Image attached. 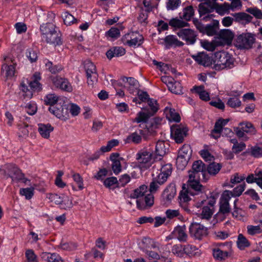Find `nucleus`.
Masks as SVG:
<instances>
[{"mask_svg": "<svg viewBox=\"0 0 262 262\" xmlns=\"http://www.w3.org/2000/svg\"><path fill=\"white\" fill-rule=\"evenodd\" d=\"M213 209L208 206H204L202 211L199 216L202 219L209 220L213 214Z\"/></svg>", "mask_w": 262, "mask_h": 262, "instance_id": "nucleus-44", "label": "nucleus"}, {"mask_svg": "<svg viewBox=\"0 0 262 262\" xmlns=\"http://www.w3.org/2000/svg\"><path fill=\"white\" fill-rule=\"evenodd\" d=\"M247 229V233L251 235H254L262 232V230L259 226L248 225Z\"/></svg>", "mask_w": 262, "mask_h": 262, "instance_id": "nucleus-60", "label": "nucleus"}, {"mask_svg": "<svg viewBox=\"0 0 262 262\" xmlns=\"http://www.w3.org/2000/svg\"><path fill=\"white\" fill-rule=\"evenodd\" d=\"M161 172L157 177L156 180L159 185H162L167 180L168 177L171 174L172 172L171 165L166 164L163 165L160 170Z\"/></svg>", "mask_w": 262, "mask_h": 262, "instance_id": "nucleus-15", "label": "nucleus"}, {"mask_svg": "<svg viewBox=\"0 0 262 262\" xmlns=\"http://www.w3.org/2000/svg\"><path fill=\"white\" fill-rule=\"evenodd\" d=\"M106 34L110 37L118 38L120 35V30L117 28H111Z\"/></svg>", "mask_w": 262, "mask_h": 262, "instance_id": "nucleus-64", "label": "nucleus"}, {"mask_svg": "<svg viewBox=\"0 0 262 262\" xmlns=\"http://www.w3.org/2000/svg\"><path fill=\"white\" fill-rule=\"evenodd\" d=\"M118 182L117 178L115 177H112L106 178L103 181L104 185L107 188H111L112 186L117 184Z\"/></svg>", "mask_w": 262, "mask_h": 262, "instance_id": "nucleus-63", "label": "nucleus"}, {"mask_svg": "<svg viewBox=\"0 0 262 262\" xmlns=\"http://www.w3.org/2000/svg\"><path fill=\"white\" fill-rule=\"evenodd\" d=\"M52 81L56 88L62 91L71 92L73 90L71 83L67 78L55 76L52 78Z\"/></svg>", "mask_w": 262, "mask_h": 262, "instance_id": "nucleus-12", "label": "nucleus"}, {"mask_svg": "<svg viewBox=\"0 0 262 262\" xmlns=\"http://www.w3.org/2000/svg\"><path fill=\"white\" fill-rule=\"evenodd\" d=\"M132 36L129 40L128 46L135 47L140 46L142 43L143 37L137 32H132Z\"/></svg>", "mask_w": 262, "mask_h": 262, "instance_id": "nucleus-30", "label": "nucleus"}, {"mask_svg": "<svg viewBox=\"0 0 262 262\" xmlns=\"http://www.w3.org/2000/svg\"><path fill=\"white\" fill-rule=\"evenodd\" d=\"M164 41L166 49H169L172 47H182L184 45L183 42L179 40L176 36L172 35L166 36Z\"/></svg>", "mask_w": 262, "mask_h": 262, "instance_id": "nucleus-20", "label": "nucleus"}, {"mask_svg": "<svg viewBox=\"0 0 262 262\" xmlns=\"http://www.w3.org/2000/svg\"><path fill=\"white\" fill-rule=\"evenodd\" d=\"M245 153H249L251 156L256 158L262 157V147L256 145L252 146Z\"/></svg>", "mask_w": 262, "mask_h": 262, "instance_id": "nucleus-40", "label": "nucleus"}, {"mask_svg": "<svg viewBox=\"0 0 262 262\" xmlns=\"http://www.w3.org/2000/svg\"><path fill=\"white\" fill-rule=\"evenodd\" d=\"M181 0H168L166 4L168 10H173L178 8L181 4Z\"/></svg>", "mask_w": 262, "mask_h": 262, "instance_id": "nucleus-61", "label": "nucleus"}, {"mask_svg": "<svg viewBox=\"0 0 262 262\" xmlns=\"http://www.w3.org/2000/svg\"><path fill=\"white\" fill-rule=\"evenodd\" d=\"M202 180L200 178H192L189 180L188 183L187 193H189L192 195H197L205 192V187L201 185L199 180Z\"/></svg>", "mask_w": 262, "mask_h": 262, "instance_id": "nucleus-10", "label": "nucleus"}, {"mask_svg": "<svg viewBox=\"0 0 262 262\" xmlns=\"http://www.w3.org/2000/svg\"><path fill=\"white\" fill-rule=\"evenodd\" d=\"M19 192L21 195L25 196L26 199L29 200L34 194V188L32 187L21 188Z\"/></svg>", "mask_w": 262, "mask_h": 262, "instance_id": "nucleus-56", "label": "nucleus"}, {"mask_svg": "<svg viewBox=\"0 0 262 262\" xmlns=\"http://www.w3.org/2000/svg\"><path fill=\"white\" fill-rule=\"evenodd\" d=\"M64 24L67 26H70L73 24L77 19L71 14L68 12H64L62 15Z\"/></svg>", "mask_w": 262, "mask_h": 262, "instance_id": "nucleus-48", "label": "nucleus"}, {"mask_svg": "<svg viewBox=\"0 0 262 262\" xmlns=\"http://www.w3.org/2000/svg\"><path fill=\"white\" fill-rule=\"evenodd\" d=\"M168 89L171 92L175 94H182V86L180 82L178 81H172V83L168 85Z\"/></svg>", "mask_w": 262, "mask_h": 262, "instance_id": "nucleus-38", "label": "nucleus"}, {"mask_svg": "<svg viewBox=\"0 0 262 262\" xmlns=\"http://www.w3.org/2000/svg\"><path fill=\"white\" fill-rule=\"evenodd\" d=\"M58 98L55 94H49L44 98V103L50 106H54L57 103Z\"/></svg>", "mask_w": 262, "mask_h": 262, "instance_id": "nucleus-34", "label": "nucleus"}, {"mask_svg": "<svg viewBox=\"0 0 262 262\" xmlns=\"http://www.w3.org/2000/svg\"><path fill=\"white\" fill-rule=\"evenodd\" d=\"M40 30L42 39H45L47 43L55 46L62 44L60 32L54 24L52 23L42 24L40 27Z\"/></svg>", "mask_w": 262, "mask_h": 262, "instance_id": "nucleus-2", "label": "nucleus"}, {"mask_svg": "<svg viewBox=\"0 0 262 262\" xmlns=\"http://www.w3.org/2000/svg\"><path fill=\"white\" fill-rule=\"evenodd\" d=\"M246 11L253 15L256 18L262 19V12L256 7L248 8Z\"/></svg>", "mask_w": 262, "mask_h": 262, "instance_id": "nucleus-57", "label": "nucleus"}, {"mask_svg": "<svg viewBox=\"0 0 262 262\" xmlns=\"http://www.w3.org/2000/svg\"><path fill=\"white\" fill-rule=\"evenodd\" d=\"M0 172L6 178H11L12 181L24 180L23 182L25 183L27 180L24 178V174L21 170L13 164H6L4 168L1 169Z\"/></svg>", "mask_w": 262, "mask_h": 262, "instance_id": "nucleus-5", "label": "nucleus"}, {"mask_svg": "<svg viewBox=\"0 0 262 262\" xmlns=\"http://www.w3.org/2000/svg\"><path fill=\"white\" fill-rule=\"evenodd\" d=\"M41 77L39 73H35L33 76V80L29 83V86L32 92H39L42 89L41 84L39 81Z\"/></svg>", "mask_w": 262, "mask_h": 262, "instance_id": "nucleus-25", "label": "nucleus"}, {"mask_svg": "<svg viewBox=\"0 0 262 262\" xmlns=\"http://www.w3.org/2000/svg\"><path fill=\"white\" fill-rule=\"evenodd\" d=\"M169 25L172 27L181 28L187 26L188 24L177 18H173L169 20Z\"/></svg>", "mask_w": 262, "mask_h": 262, "instance_id": "nucleus-46", "label": "nucleus"}, {"mask_svg": "<svg viewBox=\"0 0 262 262\" xmlns=\"http://www.w3.org/2000/svg\"><path fill=\"white\" fill-rule=\"evenodd\" d=\"M176 194V188L174 184H169L164 190L162 196L166 201H170Z\"/></svg>", "mask_w": 262, "mask_h": 262, "instance_id": "nucleus-22", "label": "nucleus"}, {"mask_svg": "<svg viewBox=\"0 0 262 262\" xmlns=\"http://www.w3.org/2000/svg\"><path fill=\"white\" fill-rule=\"evenodd\" d=\"M136 159L140 164H149L151 163V160H157V157H155L154 153L148 151L147 149L144 148L138 151L136 155Z\"/></svg>", "mask_w": 262, "mask_h": 262, "instance_id": "nucleus-13", "label": "nucleus"}, {"mask_svg": "<svg viewBox=\"0 0 262 262\" xmlns=\"http://www.w3.org/2000/svg\"><path fill=\"white\" fill-rule=\"evenodd\" d=\"M219 37L220 38L226 40L228 42H230L233 39L234 35L230 30L224 29L220 32Z\"/></svg>", "mask_w": 262, "mask_h": 262, "instance_id": "nucleus-43", "label": "nucleus"}, {"mask_svg": "<svg viewBox=\"0 0 262 262\" xmlns=\"http://www.w3.org/2000/svg\"><path fill=\"white\" fill-rule=\"evenodd\" d=\"M222 167L220 163L212 162L206 167V170L209 174L215 176L220 171Z\"/></svg>", "mask_w": 262, "mask_h": 262, "instance_id": "nucleus-33", "label": "nucleus"}, {"mask_svg": "<svg viewBox=\"0 0 262 262\" xmlns=\"http://www.w3.org/2000/svg\"><path fill=\"white\" fill-rule=\"evenodd\" d=\"M84 69L88 79V84L93 88L97 81L98 74L96 66L91 61L88 60L84 62Z\"/></svg>", "mask_w": 262, "mask_h": 262, "instance_id": "nucleus-9", "label": "nucleus"}, {"mask_svg": "<svg viewBox=\"0 0 262 262\" xmlns=\"http://www.w3.org/2000/svg\"><path fill=\"white\" fill-rule=\"evenodd\" d=\"M194 10L191 6H189L185 8L183 10V14L182 18L189 20L194 15Z\"/></svg>", "mask_w": 262, "mask_h": 262, "instance_id": "nucleus-52", "label": "nucleus"}, {"mask_svg": "<svg viewBox=\"0 0 262 262\" xmlns=\"http://www.w3.org/2000/svg\"><path fill=\"white\" fill-rule=\"evenodd\" d=\"M20 88L24 98L31 99L32 98L33 96V92L31 88L29 89L28 86L23 82L20 84Z\"/></svg>", "mask_w": 262, "mask_h": 262, "instance_id": "nucleus-50", "label": "nucleus"}, {"mask_svg": "<svg viewBox=\"0 0 262 262\" xmlns=\"http://www.w3.org/2000/svg\"><path fill=\"white\" fill-rule=\"evenodd\" d=\"M189 229L190 235L199 240L207 235V228L200 223H191Z\"/></svg>", "mask_w": 262, "mask_h": 262, "instance_id": "nucleus-11", "label": "nucleus"}, {"mask_svg": "<svg viewBox=\"0 0 262 262\" xmlns=\"http://www.w3.org/2000/svg\"><path fill=\"white\" fill-rule=\"evenodd\" d=\"M214 6L216 11L220 15H224L226 13H228L230 10L229 4L228 3H224L223 5L214 4Z\"/></svg>", "mask_w": 262, "mask_h": 262, "instance_id": "nucleus-47", "label": "nucleus"}, {"mask_svg": "<svg viewBox=\"0 0 262 262\" xmlns=\"http://www.w3.org/2000/svg\"><path fill=\"white\" fill-rule=\"evenodd\" d=\"M38 131L42 138L48 139L50 137V133L53 130L54 127L49 124H42L39 123L38 124Z\"/></svg>", "mask_w": 262, "mask_h": 262, "instance_id": "nucleus-24", "label": "nucleus"}, {"mask_svg": "<svg viewBox=\"0 0 262 262\" xmlns=\"http://www.w3.org/2000/svg\"><path fill=\"white\" fill-rule=\"evenodd\" d=\"M147 188L146 186L141 185L139 188L135 189L134 192L130 194V198L137 199L136 203L139 209L145 210L151 207L154 204V195L151 193L145 195Z\"/></svg>", "mask_w": 262, "mask_h": 262, "instance_id": "nucleus-1", "label": "nucleus"}, {"mask_svg": "<svg viewBox=\"0 0 262 262\" xmlns=\"http://www.w3.org/2000/svg\"><path fill=\"white\" fill-rule=\"evenodd\" d=\"M229 121V119H220L217 120L215 123L213 132L217 134L221 133L222 128H223V126L226 125Z\"/></svg>", "mask_w": 262, "mask_h": 262, "instance_id": "nucleus-39", "label": "nucleus"}, {"mask_svg": "<svg viewBox=\"0 0 262 262\" xmlns=\"http://www.w3.org/2000/svg\"><path fill=\"white\" fill-rule=\"evenodd\" d=\"M126 140L128 143L132 141L135 144H139L141 142L142 138L137 132H135L128 136Z\"/></svg>", "mask_w": 262, "mask_h": 262, "instance_id": "nucleus-58", "label": "nucleus"}, {"mask_svg": "<svg viewBox=\"0 0 262 262\" xmlns=\"http://www.w3.org/2000/svg\"><path fill=\"white\" fill-rule=\"evenodd\" d=\"M125 54V50L121 47H113L108 50L106 55L108 59L111 60L114 57H120Z\"/></svg>", "mask_w": 262, "mask_h": 262, "instance_id": "nucleus-23", "label": "nucleus"}, {"mask_svg": "<svg viewBox=\"0 0 262 262\" xmlns=\"http://www.w3.org/2000/svg\"><path fill=\"white\" fill-rule=\"evenodd\" d=\"M213 255L216 259L222 260L228 257L229 253L227 251H222L219 248H216L213 251Z\"/></svg>", "mask_w": 262, "mask_h": 262, "instance_id": "nucleus-36", "label": "nucleus"}, {"mask_svg": "<svg viewBox=\"0 0 262 262\" xmlns=\"http://www.w3.org/2000/svg\"><path fill=\"white\" fill-rule=\"evenodd\" d=\"M246 182L249 183H256L262 189V169H256L254 173H251L246 178Z\"/></svg>", "mask_w": 262, "mask_h": 262, "instance_id": "nucleus-17", "label": "nucleus"}, {"mask_svg": "<svg viewBox=\"0 0 262 262\" xmlns=\"http://www.w3.org/2000/svg\"><path fill=\"white\" fill-rule=\"evenodd\" d=\"M200 172H201L202 176V181L206 182L209 178L206 173V166L201 160H197L193 162L191 170L189 171L190 179L199 178Z\"/></svg>", "mask_w": 262, "mask_h": 262, "instance_id": "nucleus-6", "label": "nucleus"}, {"mask_svg": "<svg viewBox=\"0 0 262 262\" xmlns=\"http://www.w3.org/2000/svg\"><path fill=\"white\" fill-rule=\"evenodd\" d=\"M219 23L217 20H213V23L205 26L204 33L209 36H213L216 34L218 29Z\"/></svg>", "mask_w": 262, "mask_h": 262, "instance_id": "nucleus-32", "label": "nucleus"}, {"mask_svg": "<svg viewBox=\"0 0 262 262\" xmlns=\"http://www.w3.org/2000/svg\"><path fill=\"white\" fill-rule=\"evenodd\" d=\"M237 245L241 250H243L245 248L250 246V243L247 239L242 234H239L238 236Z\"/></svg>", "mask_w": 262, "mask_h": 262, "instance_id": "nucleus-45", "label": "nucleus"}, {"mask_svg": "<svg viewBox=\"0 0 262 262\" xmlns=\"http://www.w3.org/2000/svg\"><path fill=\"white\" fill-rule=\"evenodd\" d=\"M166 217L168 219H172L174 217H178L180 221L183 220V216L180 214L179 210L167 209L165 212Z\"/></svg>", "mask_w": 262, "mask_h": 262, "instance_id": "nucleus-41", "label": "nucleus"}, {"mask_svg": "<svg viewBox=\"0 0 262 262\" xmlns=\"http://www.w3.org/2000/svg\"><path fill=\"white\" fill-rule=\"evenodd\" d=\"M232 15L234 17V20L237 22L248 23L251 21L253 18L252 16L245 12L235 13Z\"/></svg>", "mask_w": 262, "mask_h": 262, "instance_id": "nucleus-28", "label": "nucleus"}, {"mask_svg": "<svg viewBox=\"0 0 262 262\" xmlns=\"http://www.w3.org/2000/svg\"><path fill=\"white\" fill-rule=\"evenodd\" d=\"M119 144V141L117 139H112L107 142L106 146H102L100 150L102 152H105L110 151L114 147L117 146Z\"/></svg>", "mask_w": 262, "mask_h": 262, "instance_id": "nucleus-51", "label": "nucleus"}, {"mask_svg": "<svg viewBox=\"0 0 262 262\" xmlns=\"http://www.w3.org/2000/svg\"><path fill=\"white\" fill-rule=\"evenodd\" d=\"M148 119L147 118L145 121H142L145 123L146 128L148 129L152 130L159 128L161 124L162 119L160 117H155L150 120H148Z\"/></svg>", "mask_w": 262, "mask_h": 262, "instance_id": "nucleus-26", "label": "nucleus"}, {"mask_svg": "<svg viewBox=\"0 0 262 262\" xmlns=\"http://www.w3.org/2000/svg\"><path fill=\"white\" fill-rule=\"evenodd\" d=\"M189 160V159L182 157L181 155H178L176 160L177 168L181 170L184 169L187 166Z\"/></svg>", "mask_w": 262, "mask_h": 262, "instance_id": "nucleus-53", "label": "nucleus"}, {"mask_svg": "<svg viewBox=\"0 0 262 262\" xmlns=\"http://www.w3.org/2000/svg\"><path fill=\"white\" fill-rule=\"evenodd\" d=\"M61 209H67L72 207L73 204L72 201L68 196L63 195L62 196L61 203L59 204Z\"/></svg>", "mask_w": 262, "mask_h": 262, "instance_id": "nucleus-49", "label": "nucleus"}, {"mask_svg": "<svg viewBox=\"0 0 262 262\" xmlns=\"http://www.w3.org/2000/svg\"><path fill=\"white\" fill-rule=\"evenodd\" d=\"M227 104L232 108H236L241 106V101L237 97H233L228 99Z\"/></svg>", "mask_w": 262, "mask_h": 262, "instance_id": "nucleus-59", "label": "nucleus"}, {"mask_svg": "<svg viewBox=\"0 0 262 262\" xmlns=\"http://www.w3.org/2000/svg\"><path fill=\"white\" fill-rule=\"evenodd\" d=\"M4 71L6 72L5 75L7 78L12 77L14 76L15 72L14 64L8 65L6 63L3 64L2 67V72H4Z\"/></svg>", "mask_w": 262, "mask_h": 262, "instance_id": "nucleus-35", "label": "nucleus"}, {"mask_svg": "<svg viewBox=\"0 0 262 262\" xmlns=\"http://www.w3.org/2000/svg\"><path fill=\"white\" fill-rule=\"evenodd\" d=\"M172 234L180 242H186L188 238L185 225L177 226L174 228Z\"/></svg>", "mask_w": 262, "mask_h": 262, "instance_id": "nucleus-16", "label": "nucleus"}, {"mask_svg": "<svg viewBox=\"0 0 262 262\" xmlns=\"http://www.w3.org/2000/svg\"><path fill=\"white\" fill-rule=\"evenodd\" d=\"M177 35L185 40L188 45H193L196 41V34L190 29H182L177 33Z\"/></svg>", "mask_w": 262, "mask_h": 262, "instance_id": "nucleus-14", "label": "nucleus"}, {"mask_svg": "<svg viewBox=\"0 0 262 262\" xmlns=\"http://www.w3.org/2000/svg\"><path fill=\"white\" fill-rule=\"evenodd\" d=\"M192 57L199 64L204 66H209L211 63L210 57L204 52L192 55Z\"/></svg>", "mask_w": 262, "mask_h": 262, "instance_id": "nucleus-19", "label": "nucleus"}, {"mask_svg": "<svg viewBox=\"0 0 262 262\" xmlns=\"http://www.w3.org/2000/svg\"><path fill=\"white\" fill-rule=\"evenodd\" d=\"M171 251L174 255L179 257H183L184 254L183 245L177 244L173 246Z\"/></svg>", "mask_w": 262, "mask_h": 262, "instance_id": "nucleus-55", "label": "nucleus"}, {"mask_svg": "<svg viewBox=\"0 0 262 262\" xmlns=\"http://www.w3.org/2000/svg\"><path fill=\"white\" fill-rule=\"evenodd\" d=\"M45 61H46L45 62L46 69L52 74H57L63 70V67L61 65H53V63L48 59H46Z\"/></svg>", "mask_w": 262, "mask_h": 262, "instance_id": "nucleus-29", "label": "nucleus"}, {"mask_svg": "<svg viewBox=\"0 0 262 262\" xmlns=\"http://www.w3.org/2000/svg\"><path fill=\"white\" fill-rule=\"evenodd\" d=\"M212 9V8H209V6L205 3H201L199 4V12L200 17L207 14L206 16H204L202 18L203 20L207 21L211 19L212 17L214 16L213 14H209Z\"/></svg>", "mask_w": 262, "mask_h": 262, "instance_id": "nucleus-21", "label": "nucleus"}, {"mask_svg": "<svg viewBox=\"0 0 262 262\" xmlns=\"http://www.w3.org/2000/svg\"><path fill=\"white\" fill-rule=\"evenodd\" d=\"M239 125L242 126V129L245 133H250L252 135L255 134L256 133V129L251 123H241Z\"/></svg>", "mask_w": 262, "mask_h": 262, "instance_id": "nucleus-54", "label": "nucleus"}, {"mask_svg": "<svg viewBox=\"0 0 262 262\" xmlns=\"http://www.w3.org/2000/svg\"><path fill=\"white\" fill-rule=\"evenodd\" d=\"M47 198L49 199L51 202H54L55 204L59 205L61 203L62 196L55 193H48L47 194Z\"/></svg>", "mask_w": 262, "mask_h": 262, "instance_id": "nucleus-62", "label": "nucleus"}, {"mask_svg": "<svg viewBox=\"0 0 262 262\" xmlns=\"http://www.w3.org/2000/svg\"><path fill=\"white\" fill-rule=\"evenodd\" d=\"M255 41L251 33H243L238 35L235 41V46L240 49H248L252 47Z\"/></svg>", "mask_w": 262, "mask_h": 262, "instance_id": "nucleus-7", "label": "nucleus"}, {"mask_svg": "<svg viewBox=\"0 0 262 262\" xmlns=\"http://www.w3.org/2000/svg\"><path fill=\"white\" fill-rule=\"evenodd\" d=\"M171 138L178 144L183 142L184 138L187 135L188 129L182 125H175L170 127Z\"/></svg>", "mask_w": 262, "mask_h": 262, "instance_id": "nucleus-8", "label": "nucleus"}, {"mask_svg": "<svg viewBox=\"0 0 262 262\" xmlns=\"http://www.w3.org/2000/svg\"><path fill=\"white\" fill-rule=\"evenodd\" d=\"M165 113L166 118L169 121H173L177 122H180L181 117L179 113L176 112L174 109L166 108Z\"/></svg>", "mask_w": 262, "mask_h": 262, "instance_id": "nucleus-31", "label": "nucleus"}, {"mask_svg": "<svg viewBox=\"0 0 262 262\" xmlns=\"http://www.w3.org/2000/svg\"><path fill=\"white\" fill-rule=\"evenodd\" d=\"M166 148H165V142L163 141H159L157 142L154 157H157V159L160 160L161 157L165 155Z\"/></svg>", "mask_w": 262, "mask_h": 262, "instance_id": "nucleus-27", "label": "nucleus"}, {"mask_svg": "<svg viewBox=\"0 0 262 262\" xmlns=\"http://www.w3.org/2000/svg\"><path fill=\"white\" fill-rule=\"evenodd\" d=\"M149 108H142L144 112H140L137 114V117L135 119V121L137 123L142 122V121H145L147 118H149L153 116L159 110V106L157 101L154 99H148L147 101Z\"/></svg>", "mask_w": 262, "mask_h": 262, "instance_id": "nucleus-4", "label": "nucleus"}, {"mask_svg": "<svg viewBox=\"0 0 262 262\" xmlns=\"http://www.w3.org/2000/svg\"><path fill=\"white\" fill-rule=\"evenodd\" d=\"M192 154V150L189 145L184 144L179 150L178 155L190 160Z\"/></svg>", "mask_w": 262, "mask_h": 262, "instance_id": "nucleus-37", "label": "nucleus"}, {"mask_svg": "<svg viewBox=\"0 0 262 262\" xmlns=\"http://www.w3.org/2000/svg\"><path fill=\"white\" fill-rule=\"evenodd\" d=\"M49 111L58 118L64 117L68 112L66 106H63L57 103L54 106H50Z\"/></svg>", "mask_w": 262, "mask_h": 262, "instance_id": "nucleus-18", "label": "nucleus"}, {"mask_svg": "<svg viewBox=\"0 0 262 262\" xmlns=\"http://www.w3.org/2000/svg\"><path fill=\"white\" fill-rule=\"evenodd\" d=\"M214 68L216 70L231 69L234 67V58L225 51L216 52L214 54Z\"/></svg>", "mask_w": 262, "mask_h": 262, "instance_id": "nucleus-3", "label": "nucleus"}, {"mask_svg": "<svg viewBox=\"0 0 262 262\" xmlns=\"http://www.w3.org/2000/svg\"><path fill=\"white\" fill-rule=\"evenodd\" d=\"M150 246H144L143 247H141V249L148 256L149 259H154L156 260L160 259V256L156 252L150 251L147 249L149 248Z\"/></svg>", "mask_w": 262, "mask_h": 262, "instance_id": "nucleus-42", "label": "nucleus"}]
</instances>
